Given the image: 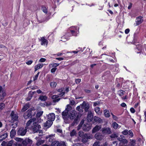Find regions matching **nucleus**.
<instances>
[{
  "mask_svg": "<svg viewBox=\"0 0 146 146\" xmlns=\"http://www.w3.org/2000/svg\"><path fill=\"white\" fill-rule=\"evenodd\" d=\"M42 10L43 12L44 13H46L47 12V11L46 7L44 6H43L42 7Z\"/></svg>",
  "mask_w": 146,
  "mask_h": 146,
  "instance_id": "43",
  "label": "nucleus"
},
{
  "mask_svg": "<svg viewBox=\"0 0 146 146\" xmlns=\"http://www.w3.org/2000/svg\"><path fill=\"white\" fill-rule=\"evenodd\" d=\"M44 140H38L36 143V145H37L39 146L43 143L44 142Z\"/></svg>",
  "mask_w": 146,
  "mask_h": 146,
  "instance_id": "29",
  "label": "nucleus"
},
{
  "mask_svg": "<svg viewBox=\"0 0 146 146\" xmlns=\"http://www.w3.org/2000/svg\"><path fill=\"white\" fill-rule=\"evenodd\" d=\"M81 82V79H76L75 80V82L77 84H79Z\"/></svg>",
  "mask_w": 146,
  "mask_h": 146,
  "instance_id": "58",
  "label": "nucleus"
},
{
  "mask_svg": "<svg viewBox=\"0 0 146 146\" xmlns=\"http://www.w3.org/2000/svg\"><path fill=\"white\" fill-rule=\"evenodd\" d=\"M36 118L35 117H33L29 120L26 123L27 127L29 126L32 122H33L34 123L36 121Z\"/></svg>",
  "mask_w": 146,
  "mask_h": 146,
  "instance_id": "17",
  "label": "nucleus"
},
{
  "mask_svg": "<svg viewBox=\"0 0 146 146\" xmlns=\"http://www.w3.org/2000/svg\"><path fill=\"white\" fill-rule=\"evenodd\" d=\"M57 68L56 67L53 68L51 70V72L52 73H54L55 72Z\"/></svg>",
  "mask_w": 146,
  "mask_h": 146,
  "instance_id": "54",
  "label": "nucleus"
},
{
  "mask_svg": "<svg viewBox=\"0 0 146 146\" xmlns=\"http://www.w3.org/2000/svg\"><path fill=\"white\" fill-rule=\"evenodd\" d=\"M92 124L86 123L84 124L82 127V129L85 131H88L91 129Z\"/></svg>",
  "mask_w": 146,
  "mask_h": 146,
  "instance_id": "6",
  "label": "nucleus"
},
{
  "mask_svg": "<svg viewBox=\"0 0 146 146\" xmlns=\"http://www.w3.org/2000/svg\"><path fill=\"white\" fill-rule=\"evenodd\" d=\"M32 112L31 111V110H29L28 111L25 112L23 115L25 119H27L29 117L31 118L32 116Z\"/></svg>",
  "mask_w": 146,
  "mask_h": 146,
  "instance_id": "8",
  "label": "nucleus"
},
{
  "mask_svg": "<svg viewBox=\"0 0 146 146\" xmlns=\"http://www.w3.org/2000/svg\"><path fill=\"white\" fill-rule=\"evenodd\" d=\"M94 121L96 122L100 123L102 122V120L101 119L98 117L95 116L94 117Z\"/></svg>",
  "mask_w": 146,
  "mask_h": 146,
  "instance_id": "18",
  "label": "nucleus"
},
{
  "mask_svg": "<svg viewBox=\"0 0 146 146\" xmlns=\"http://www.w3.org/2000/svg\"><path fill=\"white\" fill-rule=\"evenodd\" d=\"M100 145L99 142H96L93 144V146H100Z\"/></svg>",
  "mask_w": 146,
  "mask_h": 146,
  "instance_id": "51",
  "label": "nucleus"
},
{
  "mask_svg": "<svg viewBox=\"0 0 146 146\" xmlns=\"http://www.w3.org/2000/svg\"><path fill=\"white\" fill-rule=\"evenodd\" d=\"M16 131L14 129H12L10 132V137L11 138L14 137L15 135L16 134Z\"/></svg>",
  "mask_w": 146,
  "mask_h": 146,
  "instance_id": "22",
  "label": "nucleus"
},
{
  "mask_svg": "<svg viewBox=\"0 0 146 146\" xmlns=\"http://www.w3.org/2000/svg\"><path fill=\"white\" fill-rule=\"evenodd\" d=\"M33 62V61L32 60H30L28 61L27 62H26V63L28 65H29L31 64Z\"/></svg>",
  "mask_w": 146,
  "mask_h": 146,
  "instance_id": "56",
  "label": "nucleus"
},
{
  "mask_svg": "<svg viewBox=\"0 0 146 146\" xmlns=\"http://www.w3.org/2000/svg\"><path fill=\"white\" fill-rule=\"evenodd\" d=\"M5 106V104L4 103H0V109L1 110H2L4 108Z\"/></svg>",
  "mask_w": 146,
  "mask_h": 146,
  "instance_id": "42",
  "label": "nucleus"
},
{
  "mask_svg": "<svg viewBox=\"0 0 146 146\" xmlns=\"http://www.w3.org/2000/svg\"><path fill=\"white\" fill-rule=\"evenodd\" d=\"M60 98L55 99L53 100V102H58L60 100Z\"/></svg>",
  "mask_w": 146,
  "mask_h": 146,
  "instance_id": "62",
  "label": "nucleus"
},
{
  "mask_svg": "<svg viewBox=\"0 0 146 146\" xmlns=\"http://www.w3.org/2000/svg\"><path fill=\"white\" fill-rule=\"evenodd\" d=\"M50 85L51 87L54 88L56 86V84L55 82H52L50 83Z\"/></svg>",
  "mask_w": 146,
  "mask_h": 146,
  "instance_id": "35",
  "label": "nucleus"
},
{
  "mask_svg": "<svg viewBox=\"0 0 146 146\" xmlns=\"http://www.w3.org/2000/svg\"><path fill=\"white\" fill-rule=\"evenodd\" d=\"M27 127L24 129L23 127H21L18 129L17 131V134L18 135L24 136L27 131Z\"/></svg>",
  "mask_w": 146,
  "mask_h": 146,
  "instance_id": "4",
  "label": "nucleus"
},
{
  "mask_svg": "<svg viewBox=\"0 0 146 146\" xmlns=\"http://www.w3.org/2000/svg\"><path fill=\"white\" fill-rule=\"evenodd\" d=\"M85 134L82 131H80L78 133V135L80 137L82 138H84Z\"/></svg>",
  "mask_w": 146,
  "mask_h": 146,
  "instance_id": "33",
  "label": "nucleus"
},
{
  "mask_svg": "<svg viewBox=\"0 0 146 146\" xmlns=\"http://www.w3.org/2000/svg\"><path fill=\"white\" fill-rule=\"evenodd\" d=\"M100 109L99 107H96L95 109V111L98 114H101L102 113V111L100 110Z\"/></svg>",
  "mask_w": 146,
  "mask_h": 146,
  "instance_id": "30",
  "label": "nucleus"
},
{
  "mask_svg": "<svg viewBox=\"0 0 146 146\" xmlns=\"http://www.w3.org/2000/svg\"><path fill=\"white\" fill-rule=\"evenodd\" d=\"M122 133L124 135H127L128 134V130L127 129L125 130L122 132Z\"/></svg>",
  "mask_w": 146,
  "mask_h": 146,
  "instance_id": "50",
  "label": "nucleus"
},
{
  "mask_svg": "<svg viewBox=\"0 0 146 146\" xmlns=\"http://www.w3.org/2000/svg\"><path fill=\"white\" fill-rule=\"evenodd\" d=\"M76 114L77 113L76 111H70L68 114V118H69L70 119H73L75 118Z\"/></svg>",
  "mask_w": 146,
  "mask_h": 146,
  "instance_id": "7",
  "label": "nucleus"
},
{
  "mask_svg": "<svg viewBox=\"0 0 146 146\" xmlns=\"http://www.w3.org/2000/svg\"><path fill=\"white\" fill-rule=\"evenodd\" d=\"M102 132L103 134H110L111 133V130L109 127L103 128Z\"/></svg>",
  "mask_w": 146,
  "mask_h": 146,
  "instance_id": "9",
  "label": "nucleus"
},
{
  "mask_svg": "<svg viewBox=\"0 0 146 146\" xmlns=\"http://www.w3.org/2000/svg\"><path fill=\"white\" fill-rule=\"evenodd\" d=\"M43 66V64H39L35 66V71H36L38 69L42 67Z\"/></svg>",
  "mask_w": 146,
  "mask_h": 146,
  "instance_id": "23",
  "label": "nucleus"
},
{
  "mask_svg": "<svg viewBox=\"0 0 146 146\" xmlns=\"http://www.w3.org/2000/svg\"><path fill=\"white\" fill-rule=\"evenodd\" d=\"M87 140L88 139L86 138H83L82 139L81 141L82 143H85L87 142Z\"/></svg>",
  "mask_w": 146,
  "mask_h": 146,
  "instance_id": "44",
  "label": "nucleus"
},
{
  "mask_svg": "<svg viewBox=\"0 0 146 146\" xmlns=\"http://www.w3.org/2000/svg\"><path fill=\"white\" fill-rule=\"evenodd\" d=\"M18 123L17 122H16V123H15V124L13 123L12 124V125L13 126V128H16L17 126Z\"/></svg>",
  "mask_w": 146,
  "mask_h": 146,
  "instance_id": "57",
  "label": "nucleus"
},
{
  "mask_svg": "<svg viewBox=\"0 0 146 146\" xmlns=\"http://www.w3.org/2000/svg\"><path fill=\"white\" fill-rule=\"evenodd\" d=\"M7 142L5 141H3L1 144V145L2 146H7Z\"/></svg>",
  "mask_w": 146,
  "mask_h": 146,
  "instance_id": "53",
  "label": "nucleus"
},
{
  "mask_svg": "<svg viewBox=\"0 0 146 146\" xmlns=\"http://www.w3.org/2000/svg\"><path fill=\"white\" fill-rule=\"evenodd\" d=\"M43 112H38L36 114V116L38 117H40L42 115Z\"/></svg>",
  "mask_w": 146,
  "mask_h": 146,
  "instance_id": "46",
  "label": "nucleus"
},
{
  "mask_svg": "<svg viewBox=\"0 0 146 146\" xmlns=\"http://www.w3.org/2000/svg\"><path fill=\"white\" fill-rule=\"evenodd\" d=\"M2 93L0 94V100H2L6 96V94L5 91L3 92Z\"/></svg>",
  "mask_w": 146,
  "mask_h": 146,
  "instance_id": "20",
  "label": "nucleus"
},
{
  "mask_svg": "<svg viewBox=\"0 0 146 146\" xmlns=\"http://www.w3.org/2000/svg\"><path fill=\"white\" fill-rule=\"evenodd\" d=\"M102 128L101 125H96L92 130V133H94L99 131Z\"/></svg>",
  "mask_w": 146,
  "mask_h": 146,
  "instance_id": "15",
  "label": "nucleus"
},
{
  "mask_svg": "<svg viewBox=\"0 0 146 146\" xmlns=\"http://www.w3.org/2000/svg\"><path fill=\"white\" fill-rule=\"evenodd\" d=\"M81 107V109H80V106H79L77 107L76 108V110L80 112H82L83 111V110L84 109L85 111L86 112L88 111V109L90 108V105L88 104H87L84 101L82 104L80 105Z\"/></svg>",
  "mask_w": 146,
  "mask_h": 146,
  "instance_id": "1",
  "label": "nucleus"
},
{
  "mask_svg": "<svg viewBox=\"0 0 146 146\" xmlns=\"http://www.w3.org/2000/svg\"><path fill=\"white\" fill-rule=\"evenodd\" d=\"M46 60V59L43 58H42L40 59L39 61L41 62H44Z\"/></svg>",
  "mask_w": 146,
  "mask_h": 146,
  "instance_id": "60",
  "label": "nucleus"
},
{
  "mask_svg": "<svg viewBox=\"0 0 146 146\" xmlns=\"http://www.w3.org/2000/svg\"><path fill=\"white\" fill-rule=\"evenodd\" d=\"M41 40V44L42 45H44L47 41V40L45 39L44 37L42 38Z\"/></svg>",
  "mask_w": 146,
  "mask_h": 146,
  "instance_id": "31",
  "label": "nucleus"
},
{
  "mask_svg": "<svg viewBox=\"0 0 146 146\" xmlns=\"http://www.w3.org/2000/svg\"><path fill=\"white\" fill-rule=\"evenodd\" d=\"M15 139L17 141L19 142H22L23 140V139L19 138V137H16L15 138Z\"/></svg>",
  "mask_w": 146,
  "mask_h": 146,
  "instance_id": "40",
  "label": "nucleus"
},
{
  "mask_svg": "<svg viewBox=\"0 0 146 146\" xmlns=\"http://www.w3.org/2000/svg\"><path fill=\"white\" fill-rule=\"evenodd\" d=\"M10 116L11 117V120L13 121H17L18 117L16 114H15L14 111H12L11 114Z\"/></svg>",
  "mask_w": 146,
  "mask_h": 146,
  "instance_id": "10",
  "label": "nucleus"
},
{
  "mask_svg": "<svg viewBox=\"0 0 146 146\" xmlns=\"http://www.w3.org/2000/svg\"><path fill=\"white\" fill-rule=\"evenodd\" d=\"M32 143V140L29 139H26L24 140H23L21 143H18L17 145L18 146H27L28 144L31 145Z\"/></svg>",
  "mask_w": 146,
  "mask_h": 146,
  "instance_id": "5",
  "label": "nucleus"
},
{
  "mask_svg": "<svg viewBox=\"0 0 146 146\" xmlns=\"http://www.w3.org/2000/svg\"><path fill=\"white\" fill-rule=\"evenodd\" d=\"M112 117L113 119L115 120H117L118 119V117L115 115H113Z\"/></svg>",
  "mask_w": 146,
  "mask_h": 146,
  "instance_id": "63",
  "label": "nucleus"
},
{
  "mask_svg": "<svg viewBox=\"0 0 146 146\" xmlns=\"http://www.w3.org/2000/svg\"><path fill=\"white\" fill-rule=\"evenodd\" d=\"M59 96L57 95H54L52 96V98L54 100L57 98Z\"/></svg>",
  "mask_w": 146,
  "mask_h": 146,
  "instance_id": "52",
  "label": "nucleus"
},
{
  "mask_svg": "<svg viewBox=\"0 0 146 146\" xmlns=\"http://www.w3.org/2000/svg\"><path fill=\"white\" fill-rule=\"evenodd\" d=\"M8 136L7 133H5L0 136V141H2L6 138Z\"/></svg>",
  "mask_w": 146,
  "mask_h": 146,
  "instance_id": "19",
  "label": "nucleus"
},
{
  "mask_svg": "<svg viewBox=\"0 0 146 146\" xmlns=\"http://www.w3.org/2000/svg\"><path fill=\"white\" fill-rule=\"evenodd\" d=\"M110 137L111 138H117L118 137V135L116 134L115 133H113L110 136Z\"/></svg>",
  "mask_w": 146,
  "mask_h": 146,
  "instance_id": "41",
  "label": "nucleus"
},
{
  "mask_svg": "<svg viewBox=\"0 0 146 146\" xmlns=\"http://www.w3.org/2000/svg\"><path fill=\"white\" fill-rule=\"evenodd\" d=\"M135 143V141L134 140H131V146H134V144Z\"/></svg>",
  "mask_w": 146,
  "mask_h": 146,
  "instance_id": "47",
  "label": "nucleus"
},
{
  "mask_svg": "<svg viewBox=\"0 0 146 146\" xmlns=\"http://www.w3.org/2000/svg\"><path fill=\"white\" fill-rule=\"evenodd\" d=\"M75 102L74 101L72 100L70 101V104L72 105H73L75 104Z\"/></svg>",
  "mask_w": 146,
  "mask_h": 146,
  "instance_id": "64",
  "label": "nucleus"
},
{
  "mask_svg": "<svg viewBox=\"0 0 146 146\" xmlns=\"http://www.w3.org/2000/svg\"><path fill=\"white\" fill-rule=\"evenodd\" d=\"M72 107L69 105L67 106V108L62 113V117L64 121H67L68 120V112L71 109Z\"/></svg>",
  "mask_w": 146,
  "mask_h": 146,
  "instance_id": "2",
  "label": "nucleus"
},
{
  "mask_svg": "<svg viewBox=\"0 0 146 146\" xmlns=\"http://www.w3.org/2000/svg\"><path fill=\"white\" fill-rule=\"evenodd\" d=\"M112 125L113 128L115 129H117L118 127V125L116 122L113 123Z\"/></svg>",
  "mask_w": 146,
  "mask_h": 146,
  "instance_id": "34",
  "label": "nucleus"
},
{
  "mask_svg": "<svg viewBox=\"0 0 146 146\" xmlns=\"http://www.w3.org/2000/svg\"><path fill=\"white\" fill-rule=\"evenodd\" d=\"M100 104V102L99 101H98L96 102H94V106H96Z\"/></svg>",
  "mask_w": 146,
  "mask_h": 146,
  "instance_id": "55",
  "label": "nucleus"
},
{
  "mask_svg": "<svg viewBox=\"0 0 146 146\" xmlns=\"http://www.w3.org/2000/svg\"><path fill=\"white\" fill-rule=\"evenodd\" d=\"M29 108H28L27 107L26 105H25L23 108L21 110V111L22 112H24L26 110H27Z\"/></svg>",
  "mask_w": 146,
  "mask_h": 146,
  "instance_id": "39",
  "label": "nucleus"
},
{
  "mask_svg": "<svg viewBox=\"0 0 146 146\" xmlns=\"http://www.w3.org/2000/svg\"><path fill=\"white\" fill-rule=\"evenodd\" d=\"M51 64L52 65V67H57V66H58L59 65V64L55 63Z\"/></svg>",
  "mask_w": 146,
  "mask_h": 146,
  "instance_id": "49",
  "label": "nucleus"
},
{
  "mask_svg": "<svg viewBox=\"0 0 146 146\" xmlns=\"http://www.w3.org/2000/svg\"><path fill=\"white\" fill-rule=\"evenodd\" d=\"M93 117L92 113L91 112H88L86 118L87 121L88 122L91 121L93 119Z\"/></svg>",
  "mask_w": 146,
  "mask_h": 146,
  "instance_id": "14",
  "label": "nucleus"
},
{
  "mask_svg": "<svg viewBox=\"0 0 146 146\" xmlns=\"http://www.w3.org/2000/svg\"><path fill=\"white\" fill-rule=\"evenodd\" d=\"M13 143V140H12L10 141L8 143H7V146H11Z\"/></svg>",
  "mask_w": 146,
  "mask_h": 146,
  "instance_id": "38",
  "label": "nucleus"
},
{
  "mask_svg": "<svg viewBox=\"0 0 146 146\" xmlns=\"http://www.w3.org/2000/svg\"><path fill=\"white\" fill-rule=\"evenodd\" d=\"M59 146H66V145L65 144V142L64 141H61L59 142Z\"/></svg>",
  "mask_w": 146,
  "mask_h": 146,
  "instance_id": "36",
  "label": "nucleus"
},
{
  "mask_svg": "<svg viewBox=\"0 0 146 146\" xmlns=\"http://www.w3.org/2000/svg\"><path fill=\"white\" fill-rule=\"evenodd\" d=\"M80 118L78 115L76 116V117L74 121L76 123V124L77 125L80 121Z\"/></svg>",
  "mask_w": 146,
  "mask_h": 146,
  "instance_id": "27",
  "label": "nucleus"
},
{
  "mask_svg": "<svg viewBox=\"0 0 146 146\" xmlns=\"http://www.w3.org/2000/svg\"><path fill=\"white\" fill-rule=\"evenodd\" d=\"M53 123V122L50 120H47L44 123V127L48 128L50 127Z\"/></svg>",
  "mask_w": 146,
  "mask_h": 146,
  "instance_id": "11",
  "label": "nucleus"
},
{
  "mask_svg": "<svg viewBox=\"0 0 146 146\" xmlns=\"http://www.w3.org/2000/svg\"><path fill=\"white\" fill-rule=\"evenodd\" d=\"M130 110L131 112L132 113H134L135 111L134 109L133 108H130Z\"/></svg>",
  "mask_w": 146,
  "mask_h": 146,
  "instance_id": "59",
  "label": "nucleus"
},
{
  "mask_svg": "<svg viewBox=\"0 0 146 146\" xmlns=\"http://www.w3.org/2000/svg\"><path fill=\"white\" fill-rule=\"evenodd\" d=\"M122 143H128V141L127 140L123 138V139L121 141Z\"/></svg>",
  "mask_w": 146,
  "mask_h": 146,
  "instance_id": "48",
  "label": "nucleus"
},
{
  "mask_svg": "<svg viewBox=\"0 0 146 146\" xmlns=\"http://www.w3.org/2000/svg\"><path fill=\"white\" fill-rule=\"evenodd\" d=\"M55 118V114L53 113H50L48 115V119L49 120H50L52 122L54 120Z\"/></svg>",
  "mask_w": 146,
  "mask_h": 146,
  "instance_id": "16",
  "label": "nucleus"
},
{
  "mask_svg": "<svg viewBox=\"0 0 146 146\" xmlns=\"http://www.w3.org/2000/svg\"><path fill=\"white\" fill-rule=\"evenodd\" d=\"M84 138H86L87 139H90L92 138V137L88 133H85L84 135Z\"/></svg>",
  "mask_w": 146,
  "mask_h": 146,
  "instance_id": "32",
  "label": "nucleus"
},
{
  "mask_svg": "<svg viewBox=\"0 0 146 146\" xmlns=\"http://www.w3.org/2000/svg\"><path fill=\"white\" fill-rule=\"evenodd\" d=\"M33 96L31 94V91H30L28 94V97L26 98L27 101L30 100Z\"/></svg>",
  "mask_w": 146,
  "mask_h": 146,
  "instance_id": "28",
  "label": "nucleus"
},
{
  "mask_svg": "<svg viewBox=\"0 0 146 146\" xmlns=\"http://www.w3.org/2000/svg\"><path fill=\"white\" fill-rule=\"evenodd\" d=\"M105 116L106 117H110V112L108 110H105L104 111Z\"/></svg>",
  "mask_w": 146,
  "mask_h": 146,
  "instance_id": "21",
  "label": "nucleus"
},
{
  "mask_svg": "<svg viewBox=\"0 0 146 146\" xmlns=\"http://www.w3.org/2000/svg\"><path fill=\"white\" fill-rule=\"evenodd\" d=\"M47 96L45 95V96H42L41 95L38 98V100H41V101H46V99H47Z\"/></svg>",
  "mask_w": 146,
  "mask_h": 146,
  "instance_id": "25",
  "label": "nucleus"
},
{
  "mask_svg": "<svg viewBox=\"0 0 146 146\" xmlns=\"http://www.w3.org/2000/svg\"><path fill=\"white\" fill-rule=\"evenodd\" d=\"M76 134V131L73 129L70 133V135L71 137L74 136Z\"/></svg>",
  "mask_w": 146,
  "mask_h": 146,
  "instance_id": "37",
  "label": "nucleus"
},
{
  "mask_svg": "<svg viewBox=\"0 0 146 146\" xmlns=\"http://www.w3.org/2000/svg\"><path fill=\"white\" fill-rule=\"evenodd\" d=\"M39 74V72H38L37 73V74L35 76V77H34V81H35L37 80Z\"/></svg>",
  "mask_w": 146,
  "mask_h": 146,
  "instance_id": "45",
  "label": "nucleus"
},
{
  "mask_svg": "<svg viewBox=\"0 0 146 146\" xmlns=\"http://www.w3.org/2000/svg\"><path fill=\"white\" fill-rule=\"evenodd\" d=\"M143 17L141 16H139L136 18V25H138L141 23L143 21L142 19Z\"/></svg>",
  "mask_w": 146,
  "mask_h": 146,
  "instance_id": "13",
  "label": "nucleus"
},
{
  "mask_svg": "<svg viewBox=\"0 0 146 146\" xmlns=\"http://www.w3.org/2000/svg\"><path fill=\"white\" fill-rule=\"evenodd\" d=\"M4 91H5L3 89L2 87V86H0V94Z\"/></svg>",
  "mask_w": 146,
  "mask_h": 146,
  "instance_id": "61",
  "label": "nucleus"
},
{
  "mask_svg": "<svg viewBox=\"0 0 146 146\" xmlns=\"http://www.w3.org/2000/svg\"><path fill=\"white\" fill-rule=\"evenodd\" d=\"M53 135H48L46 137V141L48 143L52 142L54 141V139L53 137Z\"/></svg>",
  "mask_w": 146,
  "mask_h": 146,
  "instance_id": "12",
  "label": "nucleus"
},
{
  "mask_svg": "<svg viewBox=\"0 0 146 146\" xmlns=\"http://www.w3.org/2000/svg\"><path fill=\"white\" fill-rule=\"evenodd\" d=\"M33 127L32 128V130L34 133L38 132L39 133H42V130L40 129L41 128V127L40 125L37 123V122L35 121L33 123Z\"/></svg>",
  "mask_w": 146,
  "mask_h": 146,
  "instance_id": "3",
  "label": "nucleus"
},
{
  "mask_svg": "<svg viewBox=\"0 0 146 146\" xmlns=\"http://www.w3.org/2000/svg\"><path fill=\"white\" fill-rule=\"evenodd\" d=\"M84 120L83 119L82 120L78 126L77 128L78 130H79L82 127V125L84 123Z\"/></svg>",
  "mask_w": 146,
  "mask_h": 146,
  "instance_id": "26",
  "label": "nucleus"
},
{
  "mask_svg": "<svg viewBox=\"0 0 146 146\" xmlns=\"http://www.w3.org/2000/svg\"><path fill=\"white\" fill-rule=\"evenodd\" d=\"M59 142L57 141H55L54 140L52 142L51 144V146H59Z\"/></svg>",
  "mask_w": 146,
  "mask_h": 146,
  "instance_id": "24",
  "label": "nucleus"
}]
</instances>
